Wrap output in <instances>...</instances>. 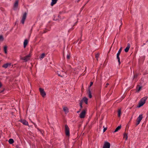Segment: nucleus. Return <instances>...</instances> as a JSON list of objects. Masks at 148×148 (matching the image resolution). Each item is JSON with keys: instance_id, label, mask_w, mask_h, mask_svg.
<instances>
[{"instance_id": "nucleus-1", "label": "nucleus", "mask_w": 148, "mask_h": 148, "mask_svg": "<svg viewBox=\"0 0 148 148\" xmlns=\"http://www.w3.org/2000/svg\"><path fill=\"white\" fill-rule=\"evenodd\" d=\"M147 97H145L141 99L139 103L138 107L140 108L145 103V101L147 99Z\"/></svg>"}, {"instance_id": "nucleus-2", "label": "nucleus", "mask_w": 148, "mask_h": 148, "mask_svg": "<svg viewBox=\"0 0 148 148\" xmlns=\"http://www.w3.org/2000/svg\"><path fill=\"white\" fill-rule=\"evenodd\" d=\"M65 130L66 136H69L70 135L69 129L67 125H65Z\"/></svg>"}, {"instance_id": "nucleus-3", "label": "nucleus", "mask_w": 148, "mask_h": 148, "mask_svg": "<svg viewBox=\"0 0 148 148\" xmlns=\"http://www.w3.org/2000/svg\"><path fill=\"white\" fill-rule=\"evenodd\" d=\"M18 0H16L15 1L13 8V9L14 10H16L18 9Z\"/></svg>"}, {"instance_id": "nucleus-4", "label": "nucleus", "mask_w": 148, "mask_h": 148, "mask_svg": "<svg viewBox=\"0 0 148 148\" xmlns=\"http://www.w3.org/2000/svg\"><path fill=\"white\" fill-rule=\"evenodd\" d=\"M27 15V13L26 12H25L23 15L22 20H21V23L23 24H24L25 20L26 18Z\"/></svg>"}, {"instance_id": "nucleus-5", "label": "nucleus", "mask_w": 148, "mask_h": 148, "mask_svg": "<svg viewBox=\"0 0 148 148\" xmlns=\"http://www.w3.org/2000/svg\"><path fill=\"white\" fill-rule=\"evenodd\" d=\"M39 90L40 92L41 95L42 96V97H44L46 95V94L45 93V91H44V89L41 88H40Z\"/></svg>"}, {"instance_id": "nucleus-6", "label": "nucleus", "mask_w": 148, "mask_h": 148, "mask_svg": "<svg viewBox=\"0 0 148 148\" xmlns=\"http://www.w3.org/2000/svg\"><path fill=\"white\" fill-rule=\"evenodd\" d=\"M86 111L85 110H84L81 112L80 114L79 117L81 118H83L84 117L86 114Z\"/></svg>"}, {"instance_id": "nucleus-7", "label": "nucleus", "mask_w": 148, "mask_h": 148, "mask_svg": "<svg viewBox=\"0 0 148 148\" xmlns=\"http://www.w3.org/2000/svg\"><path fill=\"white\" fill-rule=\"evenodd\" d=\"M31 56V55L30 54L29 55L23 58L22 59L24 60L25 62L27 61L29 59L30 57Z\"/></svg>"}, {"instance_id": "nucleus-8", "label": "nucleus", "mask_w": 148, "mask_h": 148, "mask_svg": "<svg viewBox=\"0 0 148 148\" xmlns=\"http://www.w3.org/2000/svg\"><path fill=\"white\" fill-rule=\"evenodd\" d=\"M110 144L108 142H105L104 143L103 148H110Z\"/></svg>"}, {"instance_id": "nucleus-9", "label": "nucleus", "mask_w": 148, "mask_h": 148, "mask_svg": "<svg viewBox=\"0 0 148 148\" xmlns=\"http://www.w3.org/2000/svg\"><path fill=\"white\" fill-rule=\"evenodd\" d=\"M11 65V63H7L4 64L2 66V67L6 69L9 67Z\"/></svg>"}, {"instance_id": "nucleus-10", "label": "nucleus", "mask_w": 148, "mask_h": 148, "mask_svg": "<svg viewBox=\"0 0 148 148\" xmlns=\"http://www.w3.org/2000/svg\"><path fill=\"white\" fill-rule=\"evenodd\" d=\"M130 44L128 43L127 44V47L125 49V51L126 52H128L129 50L130 47Z\"/></svg>"}, {"instance_id": "nucleus-11", "label": "nucleus", "mask_w": 148, "mask_h": 148, "mask_svg": "<svg viewBox=\"0 0 148 148\" xmlns=\"http://www.w3.org/2000/svg\"><path fill=\"white\" fill-rule=\"evenodd\" d=\"M142 88V86H140L139 85H138L136 87V91L137 92L140 91Z\"/></svg>"}, {"instance_id": "nucleus-12", "label": "nucleus", "mask_w": 148, "mask_h": 148, "mask_svg": "<svg viewBox=\"0 0 148 148\" xmlns=\"http://www.w3.org/2000/svg\"><path fill=\"white\" fill-rule=\"evenodd\" d=\"M143 118L142 114H140L139 115L138 117L137 118V120L138 121L140 122Z\"/></svg>"}, {"instance_id": "nucleus-13", "label": "nucleus", "mask_w": 148, "mask_h": 148, "mask_svg": "<svg viewBox=\"0 0 148 148\" xmlns=\"http://www.w3.org/2000/svg\"><path fill=\"white\" fill-rule=\"evenodd\" d=\"M88 99L87 98H86V97H84V98H83L82 100H81V101H82V103L84 101V102H85V103L86 104H87V103H88Z\"/></svg>"}, {"instance_id": "nucleus-14", "label": "nucleus", "mask_w": 148, "mask_h": 148, "mask_svg": "<svg viewBox=\"0 0 148 148\" xmlns=\"http://www.w3.org/2000/svg\"><path fill=\"white\" fill-rule=\"evenodd\" d=\"M21 122L22 123H23V124L24 125H28V122L25 120H21Z\"/></svg>"}, {"instance_id": "nucleus-15", "label": "nucleus", "mask_w": 148, "mask_h": 148, "mask_svg": "<svg viewBox=\"0 0 148 148\" xmlns=\"http://www.w3.org/2000/svg\"><path fill=\"white\" fill-rule=\"evenodd\" d=\"M28 43V41L26 39L24 41L23 43L24 47V48H25L27 45V44Z\"/></svg>"}, {"instance_id": "nucleus-16", "label": "nucleus", "mask_w": 148, "mask_h": 148, "mask_svg": "<svg viewBox=\"0 0 148 148\" xmlns=\"http://www.w3.org/2000/svg\"><path fill=\"white\" fill-rule=\"evenodd\" d=\"M119 55L118 54H116V58L118 59L119 64V65L121 64L120 59L119 57Z\"/></svg>"}, {"instance_id": "nucleus-17", "label": "nucleus", "mask_w": 148, "mask_h": 148, "mask_svg": "<svg viewBox=\"0 0 148 148\" xmlns=\"http://www.w3.org/2000/svg\"><path fill=\"white\" fill-rule=\"evenodd\" d=\"M58 0H52V2L51 3V5L53 6L55 4Z\"/></svg>"}, {"instance_id": "nucleus-18", "label": "nucleus", "mask_w": 148, "mask_h": 148, "mask_svg": "<svg viewBox=\"0 0 148 148\" xmlns=\"http://www.w3.org/2000/svg\"><path fill=\"white\" fill-rule=\"evenodd\" d=\"M89 98H91L92 97V95L90 89H88V92L87 93Z\"/></svg>"}, {"instance_id": "nucleus-19", "label": "nucleus", "mask_w": 148, "mask_h": 148, "mask_svg": "<svg viewBox=\"0 0 148 148\" xmlns=\"http://www.w3.org/2000/svg\"><path fill=\"white\" fill-rule=\"evenodd\" d=\"M45 56V54L44 53H42L39 57V58L40 60H42L43 58H44Z\"/></svg>"}, {"instance_id": "nucleus-20", "label": "nucleus", "mask_w": 148, "mask_h": 148, "mask_svg": "<svg viewBox=\"0 0 148 148\" xmlns=\"http://www.w3.org/2000/svg\"><path fill=\"white\" fill-rule=\"evenodd\" d=\"M8 142L10 144H12L14 143V141L13 139L10 138L9 139Z\"/></svg>"}, {"instance_id": "nucleus-21", "label": "nucleus", "mask_w": 148, "mask_h": 148, "mask_svg": "<svg viewBox=\"0 0 148 148\" xmlns=\"http://www.w3.org/2000/svg\"><path fill=\"white\" fill-rule=\"evenodd\" d=\"M63 110L66 113H67L68 112V109L67 107H64L63 108Z\"/></svg>"}, {"instance_id": "nucleus-22", "label": "nucleus", "mask_w": 148, "mask_h": 148, "mask_svg": "<svg viewBox=\"0 0 148 148\" xmlns=\"http://www.w3.org/2000/svg\"><path fill=\"white\" fill-rule=\"evenodd\" d=\"M118 116L120 117L121 114V109H119L118 111Z\"/></svg>"}, {"instance_id": "nucleus-23", "label": "nucleus", "mask_w": 148, "mask_h": 148, "mask_svg": "<svg viewBox=\"0 0 148 148\" xmlns=\"http://www.w3.org/2000/svg\"><path fill=\"white\" fill-rule=\"evenodd\" d=\"M121 128V126H118L115 129L114 131V132H117Z\"/></svg>"}, {"instance_id": "nucleus-24", "label": "nucleus", "mask_w": 148, "mask_h": 148, "mask_svg": "<svg viewBox=\"0 0 148 148\" xmlns=\"http://www.w3.org/2000/svg\"><path fill=\"white\" fill-rule=\"evenodd\" d=\"M7 47L6 46H5L4 47V51L5 54L7 53Z\"/></svg>"}, {"instance_id": "nucleus-25", "label": "nucleus", "mask_w": 148, "mask_h": 148, "mask_svg": "<svg viewBox=\"0 0 148 148\" xmlns=\"http://www.w3.org/2000/svg\"><path fill=\"white\" fill-rule=\"evenodd\" d=\"M123 138H125V140H127V134L126 133H125L124 134Z\"/></svg>"}, {"instance_id": "nucleus-26", "label": "nucleus", "mask_w": 148, "mask_h": 148, "mask_svg": "<svg viewBox=\"0 0 148 148\" xmlns=\"http://www.w3.org/2000/svg\"><path fill=\"white\" fill-rule=\"evenodd\" d=\"M122 50V47H121L120 49H119V50L118 51V53H117V54H118L119 55H120V54L121 51Z\"/></svg>"}, {"instance_id": "nucleus-27", "label": "nucleus", "mask_w": 148, "mask_h": 148, "mask_svg": "<svg viewBox=\"0 0 148 148\" xmlns=\"http://www.w3.org/2000/svg\"><path fill=\"white\" fill-rule=\"evenodd\" d=\"M80 106L81 108V109L82 108V101H80Z\"/></svg>"}, {"instance_id": "nucleus-28", "label": "nucleus", "mask_w": 148, "mask_h": 148, "mask_svg": "<svg viewBox=\"0 0 148 148\" xmlns=\"http://www.w3.org/2000/svg\"><path fill=\"white\" fill-rule=\"evenodd\" d=\"M99 54L98 53L97 54L95 55V58L97 60H98V58H99Z\"/></svg>"}, {"instance_id": "nucleus-29", "label": "nucleus", "mask_w": 148, "mask_h": 148, "mask_svg": "<svg viewBox=\"0 0 148 148\" xmlns=\"http://www.w3.org/2000/svg\"><path fill=\"white\" fill-rule=\"evenodd\" d=\"M3 37L2 36H0V40H3Z\"/></svg>"}, {"instance_id": "nucleus-30", "label": "nucleus", "mask_w": 148, "mask_h": 148, "mask_svg": "<svg viewBox=\"0 0 148 148\" xmlns=\"http://www.w3.org/2000/svg\"><path fill=\"white\" fill-rule=\"evenodd\" d=\"M140 123V121H138L137 120V122L136 124V125H138Z\"/></svg>"}, {"instance_id": "nucleus-31", "label": "nucleus", "mask_w": 148, "mask_h": 148, "mask_svg": "<svg viewBox=\"0 0 148 148\" xmlns=\"http://www.w3.org/2000/svg\"><path fill=\"white\" fill-rule=\"evenodd\" d=\"M70 55H67V57H66V58H67V59L68 60L69 59V58H70Z\"/></svg>"}, {"instance_id": "nucleus-32", "label": "nucleus", "mask_w": 148, "mask_h": 148, "mask_svg": "<svg viewBox=\"0 0 148 148\" xmlns=\"http://www.w3.org/2000/svg\"><path fill=\"white\" fill-rule=\"evenodd\" d=\"M93 83L92 82H91L90 83V84L89 86V87H90L93 84Z\"/></svg>"}, {"instance_id": "nucleus-33", "label": "nucleus", "mask_w": 148, "mask_h": 148, "mask_svg": "<svg viewBox=\"0 0 148 148\" xmlns=\"http://www.w3.org/2000/svg\"><path fill=\"white\" fill-rule=\"evenodd\" d=\"M107 128H104L103 130V132H105L107 130Z\"/></svg>"}, {"instance_id": "nucleus-34", "label": "nucleus", "mask_w": 148, "mask_h": 148, "mask_svg": "<svg viewBox=\"0 0 148 148\" xmlns=\"http://www.w3.org/2000/svg\"><path fill=\"white\" fill-rule=\"evenodd\" d=\"M137 77V75H134V78H136V77Z\"/></svg>"}, {"instance_id": "nucleus-35", "label": "nucleus", "mask_w": 148, "mask_h": 148, "mask_svg": "<svg viewBox=\"0 0 148 148\" xmlns=\"http://www.w3.org/2000/svg\"><path fill=\"white\" fill-rule=\"evenodd\" d=\"M58 75L60 76L61 77H62L65 76L64 75H63V76H62V75L61 76L60 74H58Z\"/></svg>"}, {"instance_id": "nucleus-36", "label": "nucleus", "mask_w": 148, "mask_h": 148, "mask_svg": "<svg viewBox=\"0 0 148 148\" xmlns=\"http://www.w3.org/2000/svg\"><path fill=\"white\" fill-rule=\"evenodd\" d=\"M109 85V84L108 83H107L106 84V86H105L106 87H107V86Z\"/></svg>"}, {"instance_id": "nucleus-37", "label": "nucleus", "mask_w": 148, "mask_h": 148, "mask_svg": "<svg viewBox=\"0 0 148 148\" xmlns=\"http://www.w3.org/2000/svg\"><path fill=\"white\" fill-rule=\"evenodd\" d=\"M81 110V109H80L79 111L77 112V113H79V112Z\"/></svg>"}, {"instance_id": "nucleus-38", "label": "nucleus", "mask_w": 148, "mask_h": 148, "mask_svg": "<svg viewBox=\"0 0 148 148\" xmlns=\"http://www.w3.org/2000/svg\"><path fill=\"white\" fill-rule=\"evenodd\" d=\"M2 84L1 83H0V88L1 87V86H2Z\"/></svg>"}, {"instance_id": "nucleus-39", "label": "nucleus", "mask_w": 148, "mask_h": 148, "mask_svg": "<svg viewBox=\"0 0 148 148\" xmlns=\"http://www.w3.org/2000/svg\"><path fill=\"white\" fill-rule=\"evenodd\" d=\"M4 89H3V90H2L1 92H3V91H4Z\"/></svg>"}, {"instance_id": "nucleus-40", "label": "nucleus", "mask_w": 148, "mask_h": 148, "mask_svg": "<svg viewBox=\"0 0 148 148\" xmlns=\"http://www.w3.org/2000/svg\"><path fill=\"white\" fill-rule=\"evenodd\" d=\"M77 22H76L75 23V24H74V25H76V24H77Z\"/></svg>"}, {"instance_id": "nucleus-41", "label": "nucleus", "mask_w": 148, "mask_h": 148, "mask_svg": "<svg viewBox=\"0 0 148 148\" xmlns=\"http://www.w3.org/2000/svg\"><path fill=\"white\" fill-rule=\"evenodd\" d=\"M84 7H83L82 8H81L82 10L83 8Z\"/></svg>"}, {"instance_id": "nucleus-42", "label": "nucleus", "mask_w": 148, "mask_h": 148, "mask_svg": "<svg viewBox=\"0 0 148 148\" xmlns=\"http://www.w3.org/2000/svg\"><path fill=\"white\" fill-rule=\"evenodd\" d=\"M84 7H83L82 8H81L82 10L83 8Z\"/></svg>"}, {"instance_id": "nucleus-43", "label": "nucleus", "mask_w": 148, "mask_h": 148, "mask_svg": "<svg viewBox=\"0 0 148 148\" xmlns=\"http://www.w3.org/2000/svg\"><path fill=\"white\" fill-rule=\"evenodd\" d=\"M46 31H44V33H46Z\"/></svg>"}, {"instance_id": "nucleus-44", "label": "nucleus", "mask_w": 148, "mask_h": 148, "mask_svg": "<svg viewBox=\"0 0 148 148\" xmlns=\"http://www.w3.org/2000/svg\"><path fill=\"white\" fill-rule=\"evenodd\" d=\"M80 1V0H79L78 1V2H79V1Z\"/></svg>"}]
</instances>
